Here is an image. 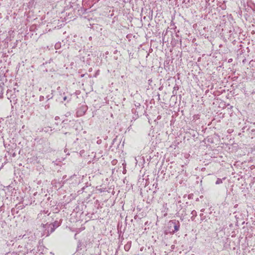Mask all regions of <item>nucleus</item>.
Listing matches in <instances>:
<instances>
[{"mask_svg": "<svg viewBox=\"0 0 255 255\" xmlns=\"http://www.w3.org/2000/svg\"><path fill=\"white\" fill-rule=\"evenodd\" d=\"M222 183V180L221 179L218 178L216 182V184H219Z\"/></svg>", "mask_w": 255, "mask_h": 255, "instance_id": "obj_1", "label": "nucleus"}, {"mask_svg": "<svg viewBox=\"0 0 255 255\" xmlns=\"http://www.w3.org/2000/svg\"><path fill=\"white\" fill-rule=\"evenodd\" d=\"M179 226H174V229L176 231H177L179 230Z\"/></svg>", "mask_w": 255, "mask_h": 255, "instance_id": "obj_2", "label": "nucleus"}]
</instances>
